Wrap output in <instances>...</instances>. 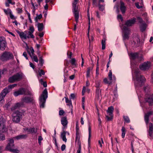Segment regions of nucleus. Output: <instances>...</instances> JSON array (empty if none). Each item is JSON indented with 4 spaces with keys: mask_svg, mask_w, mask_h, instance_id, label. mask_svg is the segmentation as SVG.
<instances>
[{
    "mask_svg": "<svg viewBox=\"0 0 153 153\" xmlns=\"http://www.w3.org/2000/svg\"><path fill=\"white\" fill-rule=\"evenodd\" d=\"M24 105V104L23 102H22L16 103L11 108L12 111H13L17 108H19L23 107Z\"/></svg>",
    "mask_w": 153,
    "mask_h": 153,
    "instance_id": "a211bd4d",
    "label": "nucleus"
},
{
    "mask_svg": "<svg viewBox=\"0 0 153 153\" xmlns=\"http://www.w3.org/2000/svg\"><path fill=\"white\" fill-rule=\"evenodd\" d=\"M26 130L27 131L32 134H35L37 131V129L35 128H27Z\"/></svg>",
    "mask_w": 153,
    "mask_h": 153,
    "instance_id": "cd10ccee",
    "label": "nucleus"
},
{
    "mask_svg": "<svg viewBox=\"0 0 153 153\" xmlns=\"http://www.w3.org/2000/svg\"><path fill=\"white\" fill-rule=\"evenodd\" d=\"M13 57V54L9 52L5 51L0 56V59L2 61H6L12 59Z\"/></svg>",
    "mask_w": 153,
    "mask_h": 153,
    "instance_id": "39448f33",
    "label": "nucleus"
},
{
    "mask_svg": "<svg viewBox=\"0 0 153 153\" xmlns=\"http://www.w3.org/2000/svg\"><path fill=\"white\" fill-rule=\"evenodd\" d=\"M101 94V91H96V94L97 96L98 97H99L100 95Z\"/></svg>",
    "mask_w": 153,
    "mask_h": 153,
    "instance_id": "4d7b16f0",
    "label": "nucleus"
},
{
    "mask_svg": "<svg viewBox=\"0 0 153 153\" xmlns=\"http://www.w3.org/2000/svg\"><path fill=\"white\" fill-rule=\"evenodd\" d=\"M76 60L75 58H72L70 61L71 65L73 66H76V65L75 63Z\"/></svg>",
    "mask_w": 153,
    "mask_h": 153,
    "instance_id": "a19ab883",
    "label": "nucleus"
},
{
    "mask_svg": "<svg viewBox=\"0 0 153 153\" xmlns=\"http://www.w3.org/2000/svg\"><path fill=\"white\" fill-rule=\"evenodd\" d=\"M27 137L26 134H22L18 135L15 137H13V139H16L17 140L20 139H24Z\"/></svg>",
    "mask_w": 153,
    "mask_h": 153,
    "instance_id": "bb28decb",
    "label": "nucleus"
},
{
    "mask_svg": "<svg viewBox=\"0 0 153 153\" xmlns=\"http://www.w3.org/2000/svg\"><path fill=\"white\" fill-rule=\"evenodd\" d=\"M22 74L17 73L11 77H10L8 81L10 82L13 83L15 81H19L22 78Z\"/></svg>",
    "mask_w": 153,
    "mask_h": 153,
    "instance_id": "0eeeda50",
    "label": "nucleus"
},
{
    "mask_svg": "<svg viewBox=\"0 0 153 153\" xmlns=\"http://www.w3.org/2000/svg\"><path fill=\"white\" fill-rule=\"evenodd\" d=\"M99 67H96V76H98L99 74Z\"/></svg>",
    "mask_w": 153,
    "mask_h": 153,
    "instance_id": "052dcab7",
    "label": "nucleus"
},
{
    "mask_svg": "<svg viewBox=\"0 0 153 153\" xmlns=\"http://www.w3.org/2000/svg\"><path fill=\"white\" fill-rule=\"evenodd\" d=\"M33 33V32L27 31L28 35L30 37V38H34V36L32 34Z\"/></svg>",
    "mask_w": 153,
    "mask_h": 153,
    "instance_id": "8fccbe9b",
    "label": "nucleus"
},
{
    "mask_svg": "<svg viewBox=\"0 0 153 153\" xmlns=\"http://www.w3.org/2000/svg\"><path fill=\"white\" fill-rule=\"evenodd\" d=\"M6 45L7 42L5 38L3 37L0 36V50H4Z\"/></svg>",
    "mask_w": 153,
    "mask_h": 153,
    "instance_id": "f8f14e48",
    "label": "nucleus"
},
{
    "mask_svg": "<svg viewBox=\"0 0 153 153\" xmlns=\"http://www.w3.org/2000/svg\"><path fill=\"white\" fill-rule=\"evenodd\" d=\"M5 139V137L4 135L3 134H0V141L3 140Z\"/></svg>",
    "mask_w": 153,
    "mask_h": 153,
    "instance_id": "6e6d98bb",
    "label": "nucleus"
},
{
    "mask_svg": "<svg viewBox=\"0 0 153 153\" xmlns=\"http://www.w3.org/2000/svg\"><path fill=\"white\" fill-rule=\"evenodd\" d=\"M88 131H89V135H88V143H90V138L91 137V127L90 125L88 126Z\"/></svg>",
    "mask_w": 153,
    "mask_h": 153,
    "instance_id": "473e14b6",
    "label": "nucleus"
},
{
    "mask_svg": "<svg viewBox=\"0 0 153 153\" xmlns=\"http://www.w3.org/2000/svg\"><path fill=\"white\" fill-rule=\"evenodd\" d=\"M22 101L26 103H30L33 102L34 101L33 98V97H25L22 98Z\"/></svg>",
    "mask_w": 153,
    "mask_h": 153,
    "instance_id": "2eb2a0df",
    "label": "nucleus"
},
{
    "mask_svg": "<svg viewBox=\"0 0 153 153\" xmlns=\"http://www.w3.org/2000/svg\"><path fill=\"white\" fill-rule=\"evenodd\" d=\"M38 30L41 31L43 30L44 28V25L42 23H38Z\"/></svg>",
    "mask_w": 153,
    "mask_h": 153,
    "instance_id": "c756f323",
    "label": "nucleus"
},
{
    "mask_svg": "<svg viewBox=\"0 0 153 153\" xmlns=\"http://www.w3.org/2000/svg\"><path fill=\"white\" fill-rule=\"evenodd\" d=\"M151 66V62L149 61H147L143 63L141 65H139L140 69L142 70L145 71L148 70Z\"/></svg>",
    "mask_w": 153,
    "mask_h": 153,
    "instance_id": "9d476101",
    "label": "nucleus"
},
{
    "mask_svg": "<svg viewBox=\"0 0 153 153\" xmlns=\"http://www.w3.org/2000/svg\"><path fill=\"white\" fill-rule=\"evenodd\" d=\"M23 113L18 111H15L12 114L13 121L16 123H19L22 118Z\"/></svg>",
    "mask_w": 153,
    "mask_h": 153,
    "instance_id": "7ed1b4c3",
    "label": "nucleus"
},
{
    "mask_svg": "<svg viewBox=\"0 0 153 153\" xmlns=\"http://www.w3.org/2000/svg\"><path fill=\"white\" fill-rule=\"evenodd\" d=\"M17 85V84H16L10 85H9L7 87L8 88L9 90L10 91L11 89L13 88L14 87L16 86Z\"/></svg>",
    "mask_w": 153,
    "mask_h": 153,
    "instance_id": "c9c22d12",
    "label": "nucleus"
},
{
    "mask_svg": "<svg viewBox=\"0 0 153 153\" xmlns=\"http://www.w3.org/2000/svg\"><path fill=\"white\" fill-rule=\"evenodd\" d=\"M123 40H128L129 38L130 34V30L126 26H123Z\"/></svg>",
    "mask_w": 153,
    "mask_h": 153,
    "instance_id": "1a4fd4ad",
    "label": "nucleus"
},
{
    "mask_svg": "<svg viewBox=\"0 0 153 153\" xmlns=\"http://www.w3.org/2000/svg\"><path fill=\"white\" fill-rule=\"evenodd\" d=\"M80 138V134L79 132H76L75 141L79 140Z\"/></svg>",
    "mask_w": 153,
    "mask_h": 153,
    "instance_id": "ea45409f",
    "label": "nucleus"
},
{
    "mask_svg": "<svg viewBox=\"0 0 153 153\" xmlns=\"http://www.w3.org/2000/svg\"><path fill=\"white\" fill-rule=\"evenodd\" d=\"M109 79L110 80H112V73L111 70H110L108 74Z\"/></svg>",
    "mask_w": 153,
    "mask_h": 153,
    "instance_id": "de8ad7c7",
    "label": "nucleus"
},
{
    "mask_svg": "<svg viewBox=\"0 0 153 153\" xmlns=\"http://www.w3.org/2000/svg\"><path fill=\"white\" fill-rule=\"evenodd\" d=\"M43 138L41 136H39L38 137V143H39V145H41V141L43 140Z\"/></svg>",
    "mask_w": 153,
    "mask_h": 153,
    "instance_id": "09e8293b",
    "label": "nucleus"
},
{
    "mask_svg": "<svg viewBox=\"0 0 153 153\" xmlns=\"http://www.w3.org/2000/svg\"><path fill=\"white\" fill-rule=\"evenodd\" d=\"M145 99L146 102H148L149 105L153 104V94L146 95Z\"/></svg>",
    "mask_w": 153,
    "mask_h": 153,
    "instance_id": "4468645a",
    "label": "nucleus"
},
{
    "mask_svg": "<svg viewBox=\"0 0 153 153\" xmlns=\"http://www.w3.org/2000/svg\"><path fill=\"white\" fill-rule=\"evenodd\" d=\"M4 97L1 94H0V106H2V104L4 102Z\"/></svg>",
    "mask_w": 153,
    "mask_h": 153,
    "instance_id": "72a5a7b5",
    "label": "nucleus"
},
{
    "mask_svg": "<svg viewBox=\"0 0 153 153\" xmlns=\"http://www.w3.org/2000/svg\"><path fill=\"white\" fill-rule=\"evenodd\" d=\"M14 148H13L11 149L9 151L14 153H19V151L17 149H14Z\"/></svg>",
    "mask_w": 153,
    "mask_h": 153,
    "instance_id": "58836bf2",
    "label": "nucleus"
},
{
    "mask_svg": "<svg viewBox=\"0 0 153 153\" xmlns=\"http://www.w3.org/2000/svg\"><path fill=\"white\" fill-rule=\"evenodd\" d=\"M120 9L122 13L123 14L125 13L126 10V7L125 6V4L122 1H120Z\"/></svg>",
    "mask_w": 153,
    "mask_h": 153,
    "instance_id": "b1692460",
    "label": "nucleus"
},
{
    "mask_svg": "<svg viewBox=\"0 0 153 153\" xmlns=\"http://www.w3.org/2000/svg\"><path fill=\"white\" fill-rule=\"evenodd\" d=\"M39 62L40 64H41L42 65L44 63V60L42 58V56H41L39 57Z\"/></svg>",
    "mask_w": 153,
    "mask_h": 153,
    "instance_id": "680f3d73",
    "label": "nucleus"
},
{
    "mask_svg": "<svg viewBox=\"0 0 153 153\" xmlns=\"http://www.w3.org/2000/svg\"><path fill=\"white\" fill-rule=\"evenodd\" d=\"M153 113V112L150 111L146 114L144 116V120L146 125H147L149 122V117Z\"/></svg>",
    "mask_w": 153,
    "mask_h": 153,
    "instance_id": "6ab92c4d",
    "label": "nucleus"
},
{
    "mask_svg": "<svg viewBox=\"0 0 153 153\" xmlns=\"http://www.w3.org/2000/svg\"><path fill=\"white\" fill-rule=\"evenodd\" d=\"M19 36L21 39H26L27 38H30V37L28 35L27 31H25L24 32H21L19 33Z\"/></svg>",
    "mask_w": 153,
    "mask_h": 153,
    "instance_id": "f3484780",
    "label": "nucleus"
},
{
    "mask_svg": "<svg viewBox=\"0 0 153 153\" xmlns=\"http://www.w3.org/2000/svg\"><path fill=\"white\" fill-rule=\"evenodd\" d=\"M7 144L6 146L5 150L9 151L13 148H15L14 140L13 138H9L7 140Z\"/></svg>",
    "mask_w": 153,
    "mask_h": 153,
    "instance_id": "6e6552de",
    "label": "nucleus"
},
{
    "mask_svg": "<svg viewBox=\"0 0 153 153\" xmlns=\"http://www.w3.org/2000/svg\"><path fill=\"white\" fill-rule=\"evenodd\" d=\"M48 97V93L47 91L45 89L43 91L42 94L39 97V103L40 108H44L45 107V103Z\"/></svg>",
    "mask_w": 153,
    "mask_h": 153,
    "instance_id": "f03ea898",
    "label": "nucleus"
},
{
    "mask_svg": "<svg viewBox=\"0 0 153 153\" xmlns=\"http://www.w3.org/2000/svg\"><path fill=\"white\" fill-rule=\"evenodd\" d=\"M31 94V92L29 91H28L27 93H26L25 90L24 88H20L18 91H15L13 93V94L15 97L22 94L30 95Z\"/></svg>",
    "mask_w": 153,
    "mask_h": 153,
    "instance_id": "9b49d317",
    "label": "nucleus"
},
{
    "mask_svg": "<svg viewBox=\"0 0 153 153\" xmlns=\"http://www.w3.org/2000/svg\"><path fill=\"white\" fill-rule=\"evenodd\" d=\"M114 109V107L112 106H111L108 108L107 112L110 116H112Z\"/></svg>",
    "mask_w": 153,
    "mask_h": 153,
    "instance_id": "a878e982",
    "label": "nucleus"
},
{
    "mask_svg": "<svg viewBox=\"0 0 153 153\" xmlns=\"http://www.w3.org/2000/svg\"><path fill=\"white\" fill-rule=\"evenodd\" d=\"M16 11L18 13L20 14L22 12V10L21 8H18L16 9Z\"/></svg>",
    "mask_w": 153,
    "mask_h": 153,
    "instance_id": "bf43d9fd",
    "label": "nucleus"
},
{
    "mask_svg": "<svg viewBox=\"0 0 153 153\" xmlns=\"http://www.w3.org/2000/svg\"><path fill=\"white\" fill-rule=\"evenodd\" d=\"M78 146L79 147L76 153H81V144L80 143H79Z\"/></svg>",
    "mask_w": 153,
    "mask_h": 153,
    "instance_id": "864d4df0",
    "label": "nucleus"
},
{
    "mask_svg": "<svg viewBox=\"0 0 153 153\" xmlns=\"http://www.w3.org/2000/svg\"><path fill=\"white\" fill-rule=\"evenodd\" d=\"M65 102L67 103H69L68 104H67V105L70 107V108H72V104L71 100L70 99H69L65 97Z\"/></svg>",
    "mask_w": 153,
    "mask_h": 153,
    "instance_id": "c85d7f7f",
    "label": "nucleus"
},
{
    "mask_svg": "<svg viewBox=\"0 0 153 153\" xmlns=\"http://www.w3.org/2000/svg\"><path fill=\"white\" fill-rule=\"evenodd\" d=\"M28 52L31 58L33 59L34 61L36 62H38V59L37 57L36 56H34V55H33V56H32L31 54V53L29 51H28Z\"/></svg>",
    "mask_w": 153,
    "mask_h": 153,
    "instance_id": "7c9ffc66",
    "label": "nucleus"
},
{
    "mask_svg": "<svg viewBox=\"0 0 153 153\" xmlns=\"http://www.w3.org/2000/svg\"><path fill=\"white\" fill-rule=\"evenodd\" d=\"M65 127L62 128V129L63 131L61 133V136L62 140L65 142H66L67 141V139L66 138V135L67 131H65Z\"/></svg>",
    "mask_w": 153,
    "mask_h": 153,
    "instance_id": "4be33fe9",
    "label": "nucleus"
},
{
    "mask_svg": "<svg viewBox=\"0 0 153 153\" xmlns=\"http://www.w3.org/2000/svg\"><path fill=\"white\" fill-rule=\"evenodd\" d=\"M148 27V25L145 22H143L140 25V31L143 32L145 31Z\"/></svg>",
    "mask_w": 153,
    "mask_h": 153,
    "instance_id": "aec40b11",
    "label": "nucleus"
},
{
    "mask_svg": "<svg viewBox=\"0 0 153 153\" xmlns=\"http://www.w3.org/2000/svg\"><path fill=\"white\" fill-rule=\"evenodd\" d=\"M75 97V94H71L70 97V99H74Z\"/></svg>",
    "mask_w": 153,
    "mask_h": 153,
    "instance_id": "774afa93",
    "label": "nucleus"
},
{
    "mask_svg": "<svg viewBox=\"0 0 153 153\" xmlns=\"http://www.w3.org/2000/svg\"><path fill=\"white\" fill-rule=\"evenodd\" d=\"M6 71L7 70L6 69H4L2 70H0V79L1 78V75L4 74Z\"/></svg>",
    "mask_w": 153,
    "mask_h": 153,
    "instance_id": "a18cd8bd",
    "label": "nucleus"
},
{
    "mask_svg": "<svg viewBox=\"0 0 153 153\" xmlns=\"http://www.w3.org/2000/svg\"><path fill=\"white\" fill-rule=\"evenodd\" d=\"M131 67L132 71L134 72L136 77L135 79H134L133 76V79L134 80L135 87L138 97H139V96H140L139 94L140 89L144 83L145 79L143 76L140 75L139 70L136 65L131 62Z\"/></svg>",
    "mask_w": 153,
    "mask_h": 153,
    "instance_id": "f257e3e1",
    "label": "nucleus"
},
{
    "mask_svg": "<svg viewBox=\"0 0 153 153\" xmlns=\"http://www.w3.org/2000/svg\"><path fill=\"white\" fill-rule=\"evenodd\" d=\"M29 51L30 52V53H31V54L32 56H33V55H34V51L33 47H31L29 49L27 50V51Z\"/></svg>",
    "mask_w": 153,
    "mask_h": 153,
    "instance_id": "37998d69",
    "label": "nucleus"
},
{
    "mask_svg": "<svg viewBox=\"0 0 153 153\" xmlns=\"http://www.w3.org/2000/svg\"><path fill=\"white\" fill-rule=\"evenodd\" d=\"M65 113L64 111L63 110H60L59 111V115L60 116H62Z\"/></svg>",
    "mask_w": 153,
    "mask_h": 153,
    "instance_id": "69168bd1",
    "label": "nucleus"
},
{
    "mask_svg": "<svg viewBox=\"0 0 153 153\" xmlns=\"http://www.w3.org/2000/svg\"><path fill=\"white\" fill-rule=\"evenodd\" d=\"M123 118L125 122L127 123H129L130 122V120L128 117L126 116H123Z\"/></svg>",
    "mask_w": 153,
    "mask_h": 153,
    "instance_id": "f704fd0d",
    "label": "nucleus"
},
{
    "mask_svg": "<svg viewBox=\"0 0 153 153\" xmlns=\"http://www.w3.org/2000/svg\"><path fill=\"white\" fill-rule=\"evenodd\" d=\"M129 56L131 59L134 60L137 59L139 61H141L143 59V55L138 53H131Z\"/></svg>",
    "mask_w": 153,
    "mask_h": 153,
    "instance_id": "423d86ee",
    "label": "nucleus"
},
{
    "mask_svg": "<svg viewBox=\"0 0 153 153\" xmlns=\"http://www.w3.org/2000/svg\"><path fill=\"white\" fill-rule=\"evenodd\" d=\"M7 131V129L5 125V123L3 118L0 119V131L4 132Z\"/></svg>",
    "mask_w": 153,
    "mask_h": 153,
    "instance_id": "ddd939ff",
    "label": "nucleus"
},
{
    "mask_svg": "<svg viewBox=\"0 0 153 153\" xmlns=\"http://www.w3.org/2000/svg\"><path fill=\"white\" fill-rule=\"evenodd\" d=\"M149 135L151 137H152L153 134V125L152 123H149V128L148 130Z\"/></svg>",
    "mask_w": 153,
    "mask_h": 153,
    "instance_id": "5701e85b",
    "label": "nucleus"
},
{
    "mask_svg": "<svg viewBox=\"0 0 153 153\" xmlns=\"http://www.w3.org/2000/svg\"><path fill=\"white\" fill-rule=\"evenodd\" d=\"M77 3L74 1L72 3V12L74 14L76 22V23L78 22L79 18V11L78 10V7L77 6Z\"/></svg>",
    "mask_w": 153,
    "mask_h": 153,
    "instance_id": "20e7f679",
    "label": "nucleus"
},
{
    "mask_svg": "<svg viewBox=\"0 0 153 153\" xmlns=\"http://www.w3.org/2000/svg\"><path fill=\"white\" fill-rule=\"evenodd\" d=\"M135 5L138 9H140L142 7V6H140L138 2H136L135 3Z\"/></svg>",
    "mask_w": 153,
    "mask_h": 153,
    "instance_id": "0e129e2a",
    "label": "nucleus"
},
{
    "mask_svg": "<svg viewBox=\"0 0 153 153\" xmlns=\"http://www.w3.org/2000/svg\"><path fill=\"white\" fill-rule=\"evenodd\" d=\"M65 147H66L65 145V144H63L61 146V150L62 151H64L65 150Z\"/></svg>",
    "mask_w": 153,
    "mask_h": 153,
    "instance_id": "338daca9",
    "label": "nucleus"
},
{
    "mask_svg": "<svg viewBox=\"0 0 153 153\" xmlns=\"http://www.w3.org/2000/svg\"><path fill=\"white\" fill-rule=\"evenodd\" d=\"M98 6L99 10L102 11H103L104 9V5H101L100 4H98Z\"/></svg>",
    "mask_w": 153,
    "mask_h": 153,
    "instance_id": "79ce46f5",
    "label": "nucleus"
},
{
    "mask_svg": "<svg viewBox=\"0 0 153 153\" xmlns=\"http://www.w3.org/2000/svg\"><path fill=\"white\" fill-rule=\"evenodd\" d=\"M39 76H41L42 75H44L45 74V73L43 70H41L40 71H39Z\"/></svg>",
    "mask_w": 153,
    "mask_h": 153,
    "instance_id": "3c124183",
    "label": "nucleus"
},
{
    "mask_svg": "<svg viewBox=\"0 0 153 153\" xmlns=\"http://www.w3.org/2000/svg\"><path fill=\"white\" fill-rule=\"evenodd\" d=\"M61 124L63 126L62 128L65 127H65H67V125L68 123V121L67 120V117H62L61 120Z\"/></svg>",
    "mask_w": 153,
    "mask_h": 153,
    "instance_id": "412c9836",
    "label": "nucleus"
},
{
    "mask_svg": "<svg viewBox=\"0 0 153 153\" xmlns=\"http://www.w3.org/2000/svg\"><path fill=\"white\" fill-rule=\"evenodd\" d=\"M10 105V102H8L4 105V108L6 109H7Z\"/></svg>",
    "mask_w": 153,
    "mask_h": 153,
    "instance_id": "5fc2aeb1",
    "label": "nucleus"
},
{
    "mask_svg": "<svg viewBox=\"0 0 153 153\" xmlns=\"http://www.w3.org/2000/svg\"><path fill=\"white\" fill-rule=\"evenodd\" d=\"M101 81L100 80H96L95 81V87L96 88L101 87Z\"/></svg>",
    "mask_w": 153,
    "mask_h": 153,
    "instance_id": "e433bc0d",
    "label": "nucleus"
},
{
    "mask_svg": "<svg viewBox=\"0 0 153 153\" xmlns=\"http://www.w3.org/2000/svg\"><path fill=\"white\" fill-rule=\"evenodd\" d=\"M122 138H123L125 137V129L124 127H122Z\"/></svg>",
    "mask_w": 153,
    "mask_h": 153,
    "instance_id": "4c0bfd02",
    "label": "nucleus"
},
{
    "mask_svg": "<svg viewBox=\"0 0 153 153\" xmlns=\"http://www.w3.org/2000/svg\"><path fill=\"white\" fill-rule=\"evenodd\" d=\"M10 91L8 88L6 87L2 91L1 94L3 96L5 97L6 94L9 93Z\"/></svg>",
    "mask_w": 153,
    "mask_h": 153,
    "instance_id": "393cba45",
    "label": "nucleus"
},
{
    "mask_svg": "<svg viewBox=\"0 0 153 153\" xmlns=\"http://www.w3.org/2000/svg\"><path fill=\"white\" fill-rule=\"evenodd\" d=\"M42 15L41 14H40L39 15L37 16L36 17L35 19V20L36 22H37L38 21V19H40L42 18Z\"/></svg>",
    "mask_w": 153,
    "mask_h": 153,
    "instance_id": "49530a36",
    "label": "nucleus"
},
{
    "mask_svg": "<svg viewBox=\"0 0 153 153\" xmlns=\"http://www.w3.org/2000/svg\"><path fill=\"white\" fill-rule=\"evenodd\" d=\"M106 117L108 121H110L112 119L113 116L112 115V116H110V117L108 116H106Z\"/></svg>",
    "mask_w": 153,
    "mask_h": 153,
    "instance_id": "e2e57ef3",
    "label": "nucleus"
},
{
    "mask_svg": "<svg viewBox=\"0 0 153 153\" xmlns=\"http://www.w3.org/2000/svg\"><path fill=\"white\" fill-rule=\"evenodd\" d=\"M4 12L7 14H10V13H11V11L10 9L9 8H8L7 10L6 9H4Z\"/></svg>",
    "mask_w": 153,
    "mask_h": 153,
    "instance_id": "c03bdc74",
    "label": "nucleus"
},
{
    "mask_svg": "<svg viewBox=\"0 0 153 153\" xmlns=\"http://www.w3.org/2000/svg\"><path fill=\"white\" fill-rule=\"evenodd\" d=\"M137 19L138 20L139 23H140V24H142L143 22H145L144 21H143L142 18L140 17H137Z\"/></svg>",
    "mask_w": 153,
    "mask_h": 153,
    "instance_id": "603ef678",
    "label": "nucleus"
},
{
    "mask_svg": "<svg viewBox=\"0 0 153 153\" xmlns=\"http://www.w3.org/2000/svg\"><path fill=\"white\" fill-rule=\"evenodd\" d=\"M105 40L106 39L105 38H103L102 40V49L103 50H104L105 49Z\"/></svg>",
    "mask_w": 153,
    "mask_h": 153,
    "instance_id": "2f4dec72",
    "label": "nucleus"
},
{
    "mask_svg": "<svg viewBox=\"0 0 153 153\" xmlns=\"http://www.w3.org/2000/svg\"><path fill=\"white\" fill-rule=\"evenodd\" d=\"M114 9H116L117 13H119V7L118 5H116L115 6H114Z\"/></svg>",
    "mask_w": 153,
    "mask_h": 153,
    "instance_id": "13d9d810",
    "label": "nucleus"
},
{
    "mask_svg": "<svg viewBox=\"0 0 153 153\" xmlns=\"http://www.w3.org/2000/svg\"><path fill=\"white\" fill-rule=\"evenodd\" d=\"M136 21V19L133 18L131 19L127 20L126 21L125 24L127 27L131 26L135 23Z\"/></svg>",
    "mask_w": 153,
    "mask_h": 153,
    "instance_id": "dca6fc26",
    "label": "nucleus"
}]
</instances>
